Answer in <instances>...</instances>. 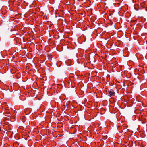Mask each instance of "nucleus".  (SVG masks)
<instances>
[{
	"label": "nucleus",
	"mask_w": 147,
	"mask_h": 147,
	"mask_svg": "<svg viewBox=\"0 0 147 147\" xmlns=\"http://www.w3.org/2000/svg\"><path fill=\"white\" fill-rule=\"evenodd\" d=\"M115 93L112 90H110L109 91L108 93V95L109 96L111 97L112 96H114L115 95Z\"/></svg>",
	"instance_id": "nucleus-1"
}]
</instances>
